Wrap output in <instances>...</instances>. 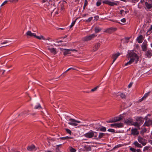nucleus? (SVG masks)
Listing matches in <instances>:
<instances>
[{"mask_svg":"<svg viewBox=\"0 0 152 152\" xmlns=\"http://www.w3.org/2000/svg\"><path fill=\"white\" fill-rule=\"evenodd\" d=\"M69 121H70V122H69L68 124L69 125L75 126H77V124H76V123H81V122L80 121H77L75 119L71 118L69 119Z\"/></svg>","mask_w":152,"mask_h":152,"instance_id":"f257e3e1","label":"nucleus"},{"mask_svg":"<svg viewBox=\"0 0 152 152\" xmlns=\"http://www.w3.org/2000/svg\"><path fill=\"white\" fill-rule=\"evenodd\" d=\"M129 56L130 57H134L136 59V63H137L138 61L139 60V58L137 54L134 53V52L132 51L130 52L129 53Z\"/></svg>","mask_w":152,"mask_h":152,"instance_id":"f03ea898","label":"nucleus"},{"mask_svg":"<svg viewBox=\"0 0 152 152\" xmlns=\"http://www.w3.org/2000/svg\"><path fill=\"white\" fill-rule=\"evenodd\" d=\"M102 2L103 3L108 4L112 6H114L115 5L117 6L118 5V4L117 3L111 2L109 0L103 1Z\"/></svg>","mask_w":152,"mask_h":152,"instance_id":"7ed1b4c3","label":"nucleus"},{"mask_svg":"<svg viewBox=\"0 0 152 152\" xmlns=\"http://www.w3.org/2000/svg\"><path fill=\"white\" fill-rule=\"evenodd\" d=\"M138 140L139 142L143 145H145L147 143L146 140L145 139L140 137L139 136L138 137Z\"/></svg>","mask_w":152,"mask_h":152,"instance_id":"20e7f679","label":"nucleus"},{"mask_svg":"<svg viewBox=\"0 0 152 152\" xmlns=\"http://www.w3.org/2000/svg\"><path fill=\"white\" fill-rule=\"evenodd\" d=\"M91 132H88L84 135L86 137L88 138H91L94 137V133L92 130H91Z\"/></svg>","mask_w":152,"mask_h":152,"instance_id":"39448f33","label":"nucleus"},{"mask_svg":"<svg viewBox=\"0 0 152 152\" xmlns=\"http://www.w3.org/2000/svg\"><path fill=\"white\" fill-rule=\"evenodd\" d=\"M145 55L147 58H151L152 56V50H148L145 53Z\"/></svg>","mask_w":152,"mask_h":152,"instance_id":"423d86ee","label":"nucleus"},{"mask_svg":"<svg viewBox=\"0 0 152 152\" xmlns=\"http://www.w3.org/2000/svg\"><path fill=\"white\" fill-rule=\"evenodd\" d=\"M117 30L116 28L111 27L107 29L106 31L109 34H111L116 31Z\"/></svg>","mask_w":152,"mask_h":152,"instance_id":"0eeeda50","label":"nucleus"},{"mask_svg":"<svg viewBox=\"0 0 152 152\" xmlns=\"http://www.w3.org/2000/svg\"><path fill=\"white\" fill-rule=\"evenodd\" d=\"M96 36L94 34H92L88 36H86L84 38V40L88 41L95 37Z\"/></svg>","mask_w":152,"mask_h":152,"instance_id":"6e6552de","label":"nucleus"},{"mask_svg":"<svg viewBox=\"0 0 152 152\" xmlns=\"http://www.w3.org/2000/svg\"><path fill=\"white\" fill-rule=\"evenodd\" d=\"M113 119L114 123L119 121L122 120L123 118V116H122L121 115H119L118 117H115L112 118Z\"/></svg>","mask_w":152,"mask_h":152,"instance_id":"1a4fd4ad","label":"nucleus"},{"mask_svg":"<svg viewBox=\"0 0 152 152\" xmlns=\"http://www.w3.org/2000/svg\"><path fill=\"white\" fill-rule=\"evenodd\" d=\"M151 125H152V120L150 119L146 120L143 125L144 126H149Z\"/></svg>","mask_w":152,"mask_h":152,"instance_id":"9d476101","label":"nucleus"},{"mask_svg":"<svg viewBox=\"0 0 152 152\" xmlns=\"http://www.w3.org/2000/svg\"><path fill=\"white\" fill-rule=\"evenodd\" d=\"M138 129H137L136 128L132 129L131 130V134L133 135L134 136H137L139 134V132L138 131H137Z\"/></svg>","mask_w":152,"mask_h":152,"instance_id":"9b49d317","label":"nucleus"},{"mask_svg":"<svg viewBox=\"0 0 152 152\" xmlns=\"http://www.w3.org/2000/svg\"><path fill=\"white\" fill-rule=\"evenodd\" d=\"M147 43L146 42H144L142 44L141 46L142 50L144 51H146L147 50Z\"/></svg>","mask_w":152,"mask_h":152,"instance_id":"f8f14e48","label":"nucleus"},{"mask_svg":"<svg viewBox=\"0 0 152 152\" xmlns=\"http://www.w3.org/2000/svg\"><path fill=\"white\" fill-rule=\"evenodd\" d=\"M136 121L140 126H141L143 122V118L142 117H137L136 119Z\"/></svg>","mask_w":152,"mask_h":152,"instance_id":"ddd939ff","label":"nucleus"},{"mask_svg":"<svg viewBox=\"0 0 152 152\" xmlns=\"http://www.w3.org/2000/svg\"><path fill=\"white\" fill-rule=\"evenodd\" d=\"M61 49V51H63V50H64V51L63 52V55L64 56H66L68 54L71 53L70 52V50L69 49Z\"/></svg>","mask_w":152,"mask_h":152,"instance_id":"4468645a","label":"nucleus"},{"mask_svg":"<svg viewBox=\"0 0 152 152\" xmlns=\"http://www.w3.org/2000/svg\"><path fill=\"white\" fill-rule=\"evenodd\" d=\"M100 44L98 43L95 44L93 48V50L94 51H96L98 50L100 46Z\"/></svg>","mask_w":152,"mask_h":152,"instance_id":"2eb2a0df","label":"nucleus"},{"mask_svg":"<svg viewBox=\"0 0 152 152\" xmlns=\"http://www.w3.org/2000/svg\"><path fill=\"white\" fill-rule=\"evenodd\" d=\"M120 55V53H118L115 54H113L112 55V57L113 59L112 64H113V62H114L116 60V59L118 58V56H119Z\"/></svg>","mask_w":152,"mask_h":152,"instance_id":"dca6fc26","label":"nucleus"},{"mask_svg":"<svg viewBox=\"0 0 152 152\" xmlns=\"http://www.w3.org/2000/svg\"><path fill=\"white\" fill-rule=\"evenodd\" d=\"M143 40V36L142 35H140L137 39V40L139 43H141L142 42Z\"/></svg>","mask_w":152,"mask_h":152,"instance_id":"f3484780","label":"nucleus"},{"mask_svg":"<svg viewBox=\"0 0 152 152\" xmlns=\"http://www.w3.org/2000/svg\"><path fill=\"white\" fill-rule=\"evenodd\" d=\"M26 35L27 36H29L30 37H34L36 36V34L34 33H32L30 31H28L26 34Z\"/></svg>","mask_w":152,"mask_h":152,"instance_id":"a211bd4d","label":"nucleus"},{"mask_svg":"<svg viewBox=\"0 0 152 152\" xmlns=\"http://www.w3.org/2000/svg\"><path fill=\"white\" fill-rule=\"evenodd\" d=\"M124 123L130 125H132V120L131 119H126L124 120Z\"/></svg>","mask_w":152,"mask_h":152,"instance_id":"6ab92c4d","label":"nucleus"},{"mask_svg":"<svg viewBox=\"0 0 152 152\" xmlns=\"http://www.w3.org/2000/svg\"><path fill=\"white\" fill-rule=\"evenodd\" d=\"M145 5L147 8L148 9H150L152 8V4L150 2H145Z\"/></svg>","mask_w":152,"mask_h":152,"instance_id":"aec40b11","label":"nucleus"},{"mask_svg":"<svg viewBox=\"0 0 152 152\" xmlns=\"http://www.w3.org/2000/svg\"><path fill=\"white\" fill-rule=\"evenodd\" d=\"M124 126V124L122 123H115V128H120Z\"/></svg>","mask_w":152,"mask_h":152,"instance_id":"412c9836","label":"nucleus"},{"mask_svg":"<svg viewBox=\"0 0 152 152\" xmlns=\"http://www.w3.org/2000/svg\"><path fill=\"white\" fill-rule=\"evenodd\" d=\"M134 60L135 59L134 58H131L128 62L125 64V65L127 66L131 64L134 61Z\"/></svg>","mask_w":152,"mask_h":152,"instance_id":"4be33fe9","label":"nucleus"},{"mask_svg":"<svg viewBox=\"0 0 152 152\" xmlns=\"http://www.w3.org/2000/svg\"><path fill=\"white\" fill-rule=\"evenodd\" d=\"M132 125L133 126H134L137 127L138 128V129H140V124H138V123L136 121L135 122H133L132 121Z\"/></svg>","mask_w":152,"mask_h":152,"instance_id":"5701e85b","label":"nucleus"},{"mask_svg":"<svg viewBox=\"0 0 152 152\" xmlns=\"http://www.w3.org/2000/svg\"><path fill=\"white\" fill-rule=\"evenodd\" d=\"M35 148V147L34 145H31L28 146L27 148V149L28 151H31L34 150Z\"/></svg>","mask_w":152,"mask_h":152,"instance_id":"b1692460","label":"nucleus"},{"mask_svg":"<svg viewBox=\"0 0 152 152\" xmlns=\"http://www.w3.org/2000/svg\"><path fill=\"white\" fill-rule=\"evenodd\" d=\"M48 49L50 51V52L52 53H53L54 54H56V50L55 48H48Z\"/></svg>","mask_w":152,"mask_h":152,"instance_id":"393cba45","label":"nucleus"},{"mask_svg":"<svg viewBox=\"0 0 152 152\" xmlns=\"http://www.w3.org/2000/svg\"><path fill=\"white\" fill-rule=\"evenodd\" d=\"M133 144L136 146L138 148H141L142 146L141 144H139L137 141L134 142Z\"/></svg>","mask_w":152,"mask_h":152,"instance_id":"a878e982","label":"nucleus"},{"mask_svg":"<svg viewBox=\"0 0 152 152\" xmlns=\"http://www.w3.org/2000/svg\"><path fill=\"white\" fill-rule=\"evenodd\" d=\"M35 38L39 40L42 39L43 40L45 39V37L42 35H41L40 36H36H36L35 37Z\"/></svg>","mask_w":152,"mask_h":152,"instance_id":"bb28decb","label":"nucleus"},{"mask_svg":"<svg viewBox=\"0 0 152 152\" xmlns=\"http://www.w3.org/2000/svg\"><path fill=\"white\" fill-rule=\"evenodd\" d=\"M105 135V134L103 133H100L98 136V139L99 140Z\"/></svg>","mask_w":152,"mask_h":152,"instance_id":"cd10ccee","label":"nucleus"},{"mask_svg":"<svg viewBox=\"0 0 152 152\" xmlns=\"http://www.w3.org/2000/svg\"><path fill=\"white\" fill-rule=\"evenodd\" d=\"M60 139L62 140H70L72 139V137H68V136H66L64 137H61L60 138Z\"/></svg>","mask_w":152,"mask_h":152,"instance_id":"c85d7f7f","label":"nucleus"},{"mask_svg":"<svg viewBox=\"0 0 152 152\" xmlns=\"http://www.w3.org/2000/svg\"><path fill=\"white\" fill-rule=\"evenodd\" d=\"M101 29L98 27H95V31L96 33H98L101 31Z\"/></svg>","mask_w":152,"mask_h":152,"instance_id":"c756f323","label":"nucleus"},{"mask_svg":"<svg viewBox=\"0 0 152 152\" xmlns=\"http://www.w3.org/2000/svg\"><path fill=\"white\" fill-rule=\"evenodd\" d=\"M99 130L101 131L104 132L106 131V129L105 127L102 126V127L100 128Z\"/></svg>","mask_w":152,"mask_h":152,"instance_id":"7c9ffc66","label":"nucleus"},{"mask_svg":"<svg viewBox=\"0 0 152 152\" xmlns=\"http://www.w3.org/2000/svg\"><path fill=\"white\" fill-rule=\"evenodd\" d=\"M118 95H120V97L123 99H125L126 98V96L124 94L121 93L120 94Z\"/></svg>","mask_w":152,"mask_h":152,"instance_id":"2f4dec72","label":"nucleus"},{"mask_svg":"<svg viewBox=\"0 0 152 152\" xmlns=\"http://www.w3.org/2000/svg\"><path fill=\"white\" fill-rule=\"evenodd\" d=\"M108 132H112L113 133H115V131L114 129H109L108 130Z\"/></svg>","mask_w":152,"mask_h":152,"instance_id":"473e14b6","label":"nucleus"},{"mask_svg":"<svg viewBox=\"0 0 152 152\" xmlns=\"http://www.w3.org/2000/svg\"><path fill=\"white\" fill-rule=\"evenodd\" d=\"M29 111V110H25L23 111V112L21 113V115H24L27 114V115H28V113Z\"/></svg>","mask_w":152,"mask_h":152,"instance_id":"72a5a7b5","label":"nucleus"},{"mask_svg":"<svg viewBox=\"0 0 152 152\" xmlns=\"http://www.w3.org/2000/svg\"><path fill=\"white\" fill-rule=\"evenodd\" d=\"M150 92H148V93H146L143 96V97L145 99L148 96Z\"/></svg>","mask_w":152,"mask_h":152,"instance_id":"f704fd0d","label":"nucleus"},{"mask_svg":"<svg viewBox=\"0 0 152 152\" xmlns=\"http://www.w3.org/2000/svg\"><path fill=\"white\" fill-rule=\"evenodd\" d=\"M77 20V19H76L75 21H73L72 22L71 25L70 26V28H71L72 27L74 26V25H75V24L76 22V21Z\"/></svg>","mask_w":152,"mask_h":152,"instance_id":"c9c22d12","label":"nucleus"},{"mask_svg":"<svg viewBox=\"0 0 152 152\" xmlns=\"http://www.w3.org/2000/svg\"><path fill=\"white\" fill-rule=\"evenodd\" d=\"M152 30V25L151 26V27L149 28V30L148 31L147 34H150L151 33V31Z\"/></svg>","mask_w":152,"mask_h":152,"instance_id":"e433bc0d","label":"nucleus"},{"mask_svg":"<svg viewBox=\"0 0 152 152\" xmlns=\"http://www.w3.org/2000/svg\"><path fill=\"white\" fill-rule=\"evenodd\" d=\"M65 130L67 133L69 134H71L72 133V132L70 130L68 129H66Z\"/></svg>","mask_w":152,"mask_h":152,"instance_id":"4c0bfd02","label":"nucleus"},{"mask_svg":"<svg viewBox=\"0 0 152 152\" xmlns=\"http://www.w3.org/2000/svg\"><path fill=\"white\" fill-rule=\"evenodd\" d=\"M41 108V106L40 104H38L37 106H36L35 107V109H39Z\"/></svg>","mask_w":152,"mask_h":152,"instance_id":"58836bf2","label":"nucleus"},{"mask_svg":"<svg viewBox=\"0 0 152 152\" xmlns=\"http://www.w3.org/2000/svg\"><path fill=\"white\" fill-rule=\"evenodd\" d=\"M101 0H99L97 2L96 5L97 6H99L101 4Z\"/></svg>","mask_w":152,"mask_h":152,"instance_id":"ea45409f","label":"nucleus"},{"mask_svg":"<svg viewBox=\"0 0 152 152\" xmlns=\"http://www.w3.org/2000/svg\"><path fill=\"white\" fill-rule=\"evenodd\" d=\"M92 17H90L87 20H86V22H89L92 20Z\"/></svg>","mask_w":152,"mask_h":152,"instance_id":"a19ab883","label":"nucleus"},{"mask_svg":"<svg viewBox=\"0 0 152 152\" xmlns=\"http://www.w3.org/2000/svg\"><path fill=\"white\" fill-rule=\"evenodd\" d=\"M99 86H97L96 87H95L93 89H92L91 90V92H94L99 87Z\"/></svg>","mask_w":152,"mask_h":152,"instance_id":"79ce46f5","label":"nucleus"},{"mask_svg":"<svg viewBox=\"0 0 152 152\" xmlns=\"http://www.w3.org/2000/svg\"><path fill=\"white\" fill-rule=\"evenodd\" d=\"M129 37H125V38L124 40L127 43L129 42Z\"/></svg>","mask_w":152,"mask_h":152,"instance_id":"37998d69","label":"nucleus"},{"mask_svg":"<svg viewBox=\"0 0 152 152\" xmlns=\"http://www.w3.org/2000/svg\"><path fill=\"white\" fill-rule=\"evenodd\" d=\"M130 150L132 152H135L136 151V149L132 147L130 148Z\"/></svg>","mask_w":152,"mask_h":152,"instance_id":"c03bdc74","label":"nucleus"},{"mask_svg":"<svg viewBox=\"0 0 152 152\" xmlns=\"http://www.w3.org/2000/svg\"><path fill=\"white\" fill-rule=\"evenodd\" d=\"M150 147L148 146H146L145 147H144L143 150L144 151H147L148 150V149Z\"/></svg>","mask_w":152,"mask_h":152,"instance_id":"a18cd8bd","label":"nucleus"},{"mask_svg":"<svg viewBox=\"0 0 152 152\" xmlns=\"http://www.w3.org/2000/svg\"><path fill=\"white\" fill-rule=\"evenodd\" d=\"M107 123H114V121L113 119V118H112L109 121H107Z\"/></svg>","mask_w":152,"mask_h":152,"instance_id":"49530a36","label":"nucleus"},{"mask_svg":"<svg viewBox=\"0 0 152 152\" xmlns=\"http://www.w3.org/2000/svg\"><path fill=\"white\" fill-rule=\"evenodd\" d=\"M95 133L96 134L95 135L94 134V136L95 137V139H97V140H98V136L97 134V133L96 132H95Z\"/></svg>","mask_w":152,"mask_h":152,"instance_id":"de8ad7c7","label":"nucleus"},{"mask_svg":"<svg viewBox=\"0 0 152 152\" xmlns=\"http://www.w3.org/2000/svg\"><path fill=\"white\" fill-rule=\"evenodd\" d=\"M70 151L71 152H75L76 151V150L72 148L70 149Z\"/></svg>","mask_w":152,"mask_h":152,"instance_id":"09e8293b","label":"nucleus"},{"mask_svg":"<svg viewBox=\"0 0 152 152\" xmlns=\"http://www.w3.org/2000/svg\"><path fill=\"white\" fill-rule=\"evenodd\" d=\"M8 1H4L1 5V6H4V5L7 4V3Z\"/></svg>","mask_w":152,"mask_h":152,"instance_id":"8fccbe9b","label":"nucleus"},{"mask_svg":"<svg viewBox=\"0 0 152 152\" xmlns=\"http://www.w3.org/2000/svg\"><path fill=\"white\" fill-rule=\"evenodd\" d=\"M88 2L87 0H85L84 4V5L85 6H87L88 4Z\"/></svg>","mask_w":152,"mask_h":152,"instance_id":"3c124183","label":"nucleus"},{"mask_svg":"<svg viewBox=\"0 0 152 152\" xmlns=\"http://www.w3.org/2000/svg\"><path fill=\"white\" fill-rule=\"evenodd\" d=\"M121 21L123 23H125L126 21V20L125 18H124L121 20Z\"/></svg>","mask_w":152,"mask_h":152,"instance_id":"603ef678","label":"nucleus"},{"mask_svg":"<svg viewBox=\"0 0 152 152\" xmlns=\"http://www.w3.org/2000/svg\"><path fill=\"white\" fill-rule=\"evenodd\" d=\"M110 126L111 127H115V123L110 124Z\"/></svg>","mask_w":152,"mask_h":152,"instance_id":"864d4df0","label":"nucleus"},{"mask_svg":"<svg viewBox=\"0 0 152 152\" xmlns=\"http://www.w3.org/2000/svg\"><path fill=\"white\" fill-rule=\"evenodd\" d=\"M61 145H62L61 144H60V145H56V150H58V148L59 147H60V146H61Z\"/></svg>","mask_w":152,"mask_h":152,"instance_id":"5fc2aeb1","label":"nucleus"},{"mask_svg":"<svg viewBox=\"0 0 152 152\" xmlns=\"http://www.w3.org/2000/svg\"><path fill=\"white\" fill-rule=\"evenodd\" d=\"M70 51H76V52H77L78 51V50H76V49H70Z\"/></svg>","mask_w":152,"mask_h":152,"instance_id":"6e6d98bb","label":"nucleus"},{"mask_svg":"<svg viewBox=\"0 0 152 152\" xmlns=\"http://www.w3.org/2000/svg\"><path fill=\"white\" fill-rule=\"evenodd\" d=\"M10 2H18V0H10Z\"/></svg>","mask_w":152,"mask_h":152,"instance_id":"4d7b16f0","label":"nucleus"},{"mask_svg":"<svg viewBox=\"0 0 152 152\" xmlns=\"http://www.w3.org/2000/svg\"><path fill=\"white\" fill-rule=\"evenodd\" d=\"M133 84L132 83H130V84L128 86V87L129 88H130L132 86V84Z\"/></svg>","mask_w":152,"mask_h":152,"instance_id":"13d9d810","label":"nucleus"},{"mask_svg":"<svg viewBox=\"0 0 152 152\" xmlns=\"http://www.w3.org/2000/svg\"><path fill=\"white\" fill-rule=\"evenodd\" d=\"M145 99L143 98V97L141 99H140L139 100L140 102H141L143 100H145Z\"/></svg>","mask_w":152,"mask_h":152,"instance_id":"bf43d9fd","label":"nucleus"},{"mask_svg":"<svg viewBox=\"0 0 152 152\" xmlns=\"http://www.w3.org/2000/svg\"><path fill=\"white\" fill-rule=\"evenodd\" d=\"M71 69L76 70L75 69L73 68H72V67L69 68L67 70L69 71V70H71Z\"/></svg>","mask_w":152,"mask_h":152,"instance_id":"052dcab7","label":"nucleus"},{"mask_svg":"<svg viewBox=\"0 0 152 152\" xmlns=\"http://www.w3.org/2000/svg\"><path fill=\"white\" fill-rule=\"evenodd\" d=\"M131 0L133 2H134V3L137 2L139 1V0Z\"/></svg>","mask_w":152,"mask_h":152,"instance_id":"680f3d73","label":"nucleus"},{"mask_svg":"<svg viewBox=\"0 0 152 152\" xmlns=\"http://www.w3.org/2000/svg\"><path fill=\"white\" fill-rule=\"evenodd\" d=\"M124 11L123 10H121L120 11V13L122 15L123 12H124Z\"/></svg>","mask_w":152,"mask_h":152,"instance_id":"e2e57ef3","label":"nucleus"},{"mask_svg":"<svg viewBox=\"0 0 152 152\" xmlns=\"http://www.w3.org/2000/svg\"><path fill=\"white\" fill-rule=\"evenodd\" d=\"M87 150L88 151H90V150H91V147H90V146L88 147V148H87Z\"/></svg>","mask_w":152,"mask_h":152,"instance_id":"0e129e2a","label":"nucleus"},{"mask_svg":"<svg viewBox=\"0 0 152 152\" xmlns=\"http://www.w3.org/2000/svg\"><path fill=\"white\" fill-rule=\"evenodd\" d=\"M8 43V42L7 41L4 42L3 43H1V44H5Z\"/></svg>","mask_w":152,"mask_h":152,"instance_id":"69168bd1","label":"nucleus"},{"mask_svg":"<svg viewBox=\"0 0 152 152\" xmlns=\"http://www.w3.org/2000/svg\"><path fill=\"white\" fill-rule=\"evenodd\" d=\"M136 151L137 152H140L141 151V150L140 149H137V150H136Z\"/></svg>","mask_w":152,"mask_h":152,"instance_id":"338daca9","label":"nucleus"},{"mask_svg":"<svg viewBox=\"0 0 152 152\" xmlns=\"http://www.w3.org/2000/svg\"><path fill=\"white\" fill-rule=\"evenodd\" d=\"M147 130H146V129L145 128L144 129H143V132H145Z\"/></svg>","mask_w":152,"mask_h":152,"instance_id":"774afa93","label":"nucleus"}]
</instances>
